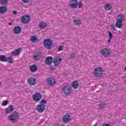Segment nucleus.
Returning a JSON list of instances; mask_svg holds the SVG:
<instances>
[{
	"label": "nucleus",
	"instance_id": "f257e3e1",
	"mask_svg": "<svg viewBox=\"0 0 126 126\" xmlns=\"http://www.w3.org/2000/svg\"><path fill=\"white\" fill-rule=\"evenodd\" d=\"M46 105H47V101L44 99H41L39 104H37L35 108L38 113H43L46 109Z\"/></svg>",
	"mask_w": 126,
	"mask_h": 126
},
{
	"label": "nucleus",
	"instance_id": "f03ea898",
	"mask_svg": "<svg viewBox=\"0 0 126 126\" xmlns=\"http://www.w3.org/2000/svg\"><path fill=\"white\" fill-rule=\"evenodd\" d=\"M69 5L71 8H82L83 3L82 1H77V0H71L69 1Z\"/></svg>",
	"mask_w": 126,
	"mask_h": 126
},
{
	"label": "nucleus",
	"instance_id": "7ed1b4c3",
	"mask_svg": "<svg viewBox=\"0 0 126 126\" xmlns=\"http://www.w3.org/2000/svg\"><path fill=\"white\" fill-rule=\"evenodd\" d=\"M100 53L103 58H109L111 56V49L103 48L100 50Z\"/></svg>",
	"mask_w": 126,
	"mask_h": 126
},
{
	"label": "nucleus",
	"instance_id": "20e7f679",
	"mask_svg": "<svg viewBox=\"0 0 126 126\" xmlns=\"http://www.w3.org/2000/svg\"><path fill=\"white\" fill-rule=\"evenodd\" d=\"M104 73V70L100 67H96L94 70V76L95 77H101Z\"/></svg>",
	"mask_w": 126,
	"mask_h": 126
},
{
	"label": "nucleus",
	"instance_id": "39448f33",
	"mask_svg": "<svg viewBox=\"0 0 126 126\" xmlns=\"http://www.w3.org/2000/svg\"><path fill=\"white\" fill-rule=\"evenodd\" d=\"M52 45H53V41H52L51 39L46 38L44 40L43 46L44 48H46L48 50H50Z\"/></svg>",
	"mask_w": 126,
	"mask_h": 126
},
{
	"label": "nucleus",
	"instance_id": "423d86ee",
	"mask_svg": "<svg viewBox=\"0 0 126 126\" xmlns=\"http://www.w3.org/2000/svg\"><path fill=\"white\" fill-rule=\"evenodd\" d=\"M71 88L67 86H65L62 88V92L65 95L68 96L71 94Z\"/></svg>",
	"mask_w": 126,
	"mask_h": 126
},
{
	"label": "nucleus",
	"instance_id": "0eeeda50",
	"mask_svg": "<svg viewBox=\"0 0 126 126\" xmlns=\"http://www.w3.org/2000/svg\"><path fill=\"white\" fill-rule=\"evenodd\" d=\"M62 121L64 124H68L71 121V116L70 114L67 113L62 117Z\"/></svg>",
	"mask_w": 126,
	"mask_h": 126
},
{
	"label": "nucleus",
	"instance_id": "6e6552de",
	"mask_svg": "<svg viewBox=\"0 0 126 126\" xmlns=\"http://www.w3.org/2000/svg\"><path fill=\"white\" fill-rule=\"evenodd\" d=\"M12 57H11V56L6 58V57H5V56H4V55L0 56V61H1V62H8V63H12Z\"/></svg>",
	"mask_w": 126,
	"mask_h": 126
},
{
	"label": "nucleus",
	"instance_id": "1a4fd4ad",
	"mask_svg": "<svg viewBox=\"0 0 126 126\" xmlns=\"http://www.w3.org/2000/svg\"><path fill=\"white\" fill-rule=\"evenodd\" d=\"M42 97H43V95L41 94L36 93L33 95L32 99L35 102H39L42 99Z\"/></svg>",
	"mask_w": 126,
	"mask_h": 126
},
{
	"label": "nucleus",
	"instance_id": "9d476101",
	"mask_svg": "<svg viewBox=\"0 0 126 126\" xmlns=\"http://www.w3.org/2000/svg\"><path fill=\"white\" fill-rule=\"evenodd\" d=\"M46 82L48 86H54L55 84H56V81L53 77L47 78Z\"/></svg>",
	"mask_w": 126,
	"mask_h": 126
},
{
	"label": "nucleus",
	"instance_id": "9b49d317",
	"mask_svg": "<svg viewBox=\"0 0 126 126\" xmlns=\"http://www.w3.org/2000/svg\"><path fill=\"white\" fill-rule=\"evenodd\" d=\"M62 63V58L60 57L56 56L53 59V63L55 66H59V64H60Z\"/></svg>",
	"mask_w": 126,
	"mask_h": 126
},
{
	"label": "nucleus",
	"instance_id": "f8f14e48",
	"mask_svg": "<svg viewBox=\"0 0 126 126\" xmlns=\"http://www.w3.org/2000/svg\"><path fill=\"white\" fill-rule=\"evenodd\" d=\"M21 21L24 24H27L30 21V17L29 15H24L21 17Z\"/></svg>",
	"mask_w": 126,
	"mask_h": 126
},
{
	"label": "nucleus",
	"instance_id": "ddd939ff",
	"mask_svg": "<svg viewBox=\"0 0 126 126\" xmlns=\"http://www.w3.org/2000/svg\"><path fill=\"white\" fill-rule=\"evenodd\" d=\"M8 120L13 123L16 122V112L15 111L8 116Z\"/></svg>",
	"mask_w": 126,
	"mask_h": 126
},
{
	"label": "nucleus",
	"instance_id": "4468645a",
	"mask_svg": "<svg viewBox=\"0 0 126 126\" xmlns=\"http://www.w3.org/2000/svg\"><path fill=\"white\" fill-rule=\"evenodd\" d=\"M28 82L29 85H31V86L35 85V84L36 83V79L34 77H30L29 79H28Z\"/></svg>",
	"mask_w": 126,
	"mask_h": 126
},
{
	"label": "nucleus",
	"instance_id": "2eb2a0df",
	"mask_svg": "<svg viewBox=\"0 0 126 126\" xmlns=\"http://www.w3.org/2000/svg\"><path fill=\"white\" fill-rule=\"evenodd\" d=\"M13 111H14V108L12 105H9L5 109V114H10V113H12Z\"/></svg>",
	"mask_w": 126,
	"mask_h": 126
},
{
	"label": "nucleus",
	"instance_id": "dca6fc26",
	"mask_svg": "<svg viewBox=\"0 0 126 126\" xmlns=\"http://www.w3.org/2000/svg\"><path fill=\"white\" fill-rule=\"evenodd\" d=\"M30 70L32 73L36 72L38 70V67L35 64H32L30 66Z\"/></svg>",
	"mask_w": 126,
	"mask_h": 126
},
{
	"label": "nucleus",
	"instance_id": "f3484780",
	"mask_svg": "<svg viewBox=\"0 0 126 126\" xmlns=\"http://www.w3.org/2000/svg\"><path fill=\"white\" fill-rule=\"evenodd\" d=\"M71 86L73 87V89H77L79 88V84H78V81L77 80L73 81L72 82Z\"/></svg>",
	"mask_w": 126,
	"mask_h": 126
},
{
	"label": "nucleus",
	"instance_id": "a211bd4d",
	"mask_svg": "<svg viewBox=\"0 0 126 126\" xmlns=\"http://www.w3.org/2000/svg\"><path fill=\"white\" fill-rule=\"evenodd\" d=\"M52 62H53V58L52 57L49 56L46 58L45 63L46 64H48L49 65H50V64H52Z\"/></svg>",
	"mask_w": 126,
	"mask_h": 126
},
{
	"label": "nucleus",
	"instance_id": "6ab92c4d",
	"mask_svg": "<svg viewBox=\"0 0 126 126\" xmlns=\"http://www.w3.org/2000/svg\"><path fill=\"white\" fill-rule=\"evenodd\" d=\"M73 23L74 25H75V26H79L81 25L82 23L81 22V20H80V19H76L74 20L73 21Z\"/></svg>",
	"mask_w": 126,
	"mask_h": 126
},
{
	"label": "nucleus",
	"instance_id": "aec40b11",
	"mask_svg": "<svg viewBox=\"0 0 126 126\" xmlns=\"http://www.w3.org/2000/svg\"><path fill=\"white\" fill-rule=\"evenodd\" d=\"M41 52H38L34 54L33 58L35 61H39V60L41 59Z\"/></svg>",
	"mask_w": 126,
	"mask_h": 126
},
{
	"label": "nucleus",
	"instance_id": "412c9836",
	"mask_svg": "<svg viewBox=\"0 0 126 126\" xmlns=\"http://www.w3.org/2000/svg\"><path fill=\"white\" fill-rule=\"evenodd\" d=\"M47 26H48V25L46 23L44 22H40L38 25L39 28H40V29H41V30L45 29V28H46Z\"/></svg>",
	"mask_w": 126,
	"mask_h": 126
},
{
	"label": "nucleus",
	"instance_id": "4be33fe9",
	"mask_svg": "<svg viewBox=\"0 0 126 126\" xmlns=\"http://www.w3.org/2000/svg\"><path fill=\"white\" fill-rule=\"evenodd\" d=\"M104 7L105 10H107V11H109V10H111L112 9V5L110 3H106L104 5Z\"/></svg>",
	"mask_w": 126,
	"mask_h": 126
},
{
	"label": "nucleus",
	"instance_id": "5701e85b",
	"mask_svg": "<svg viewBox=\"0 0 126 126\" xmlns=\"http://www.w3.org/2000/svg\"><path fill=\"white\" fill-rule=\"evenodd\" d=\"M7 10V7L6 6H3L0 7V13L2 14V13H5Z\"/></svg>",
	"mask_w": 126,
	"mask_h": 126
},
{
	"label": "nucleus",
	"instance_id": "b1692460",
	"mask_svg": "<svg viewBox=\"0 0 126 126\" xmlns=\"http://www.w3.org/2000/svg\"><path fill=\"white\" fill-rule=\"evenodd\" d=\"M115 26L117 28H122L123 27V22L122 21H117L116 22Z\"/></svg>",
	"mask_w": 126,
	"mask_h": 126
},
{
	"label": "nucleus",
	"instance_id": "393cba45",
	"mask_svg": "<svg viewBox=\"0 0 126 126\" xmlns=\"http://www.w3.org/2000/svg\"><path fill=\"white\" fill-rule=\"evenodd\" d=\"M8 3V0H0V4L1 5L6 6Z\"/></svg>",
	"mask_w": 126,
	"mask_h": 126
},
{
	"label": "nucleus",
	"instance_id": "a878e982",
	"mask_svg": "<svg viewBox=\"0 0 126 126\" xmlns=\"http://www.w3.org/2000/svg\"><path fill=\"white\" fill-rule=\"evenodd\" d=\"M117 20L120 21H125V17L122 14H120L117 16Z\"/></svg>",
	"mask_w": 126,
	"mask_h": 126
},
{
	"label": "nucleus",
	"instance_id": "bb28decb",
	"mask_svg": "<svg viewBox=\"0 0 126 126\" xmlns=\"http://www.w3.org/2000/svg\"><path fill=\"white\" fill-rule=\"evenodd\" d=\"M105 107H106V104L104 103H100L98 105V108L100 109V110H103V109H105Z\"/></svg>",
	"mask_w": 126,
	"mask_h": 126
},
{
	"label": "nucleus",
	"instance_id": "cd10ccee",
	"mask_svg": "<svg viewBox=\"0 0 126 126\" xmlns=\"http://www.w3.org/2000/svg\"><path fill=\"white\" fill-rule=\"evenodd\" d=\"M21 30L22 29L19 26H16V34H19V33H21Z\"/></svg>",
	"mask_w": 126,
	"mask_h": 126
},
{
	"label": "nucleus",
	"instance_id": "c85d7f7f",
	"mask_svg": "<svg viewBox=\"0 0 126 126\" xmlns=\"http://www.w3.org/2000/svg\"><path fill=\"white\" fill-rule=\"evenodd\" d=\"M21 52H22V49L21 48H18L16 49V56L20 55Z\"/></svg>",
	"mask_w": 126,
	"mask_h": 126
},
{
	"label": "nucleus",
	"instance_id": "c756f323",
	"mask_svg": "<svg viewBox=\"0 0 126 126\" xmlns=\"http://www.w3.org/2000/svg\"><path fill=\"white\" fill-rule=\"evenodd\" d=\"M37 41V37L35 36H32L31 41L33 43H35V41Z\"/></svg>",
	"mask_w": 126,
	"mask_h": 126
},
{
	"label": "nucleus",
	"instance_id": "7c9ffc66",
	"mask_svg": "<svg viewBox=\"0 0 126 126\" xmlns=\"http://www.w3.org/2000/svg\"><path fill=\"white\" fill-rule=\"evenodd\" d=\"M7 104H8V101H7V100L3 101L2 103V106H6V105H7Z\"/></svg>",
	"mask_w": 126,
	"mask_h": 126
},
{
	"label": "nucleus",
	"instance_id": "2f4dec72",
	"mask_svg": "<svg viewBox=\"0 0 126 126\" xmlns=\"http://www.w3.org/2000/svg\"><path fill=\"white\" fill-rule=\"evenodd\" d=\"M108 33L109 35V39L110 40H111V39H112V38H113V33H112V32H111L108 31Z\"/></svg>",
	"mask_w": 126,
	"mask_h": 126
},
{
	"label": "nucleus",
	"instance_id": "473e14b6",
	"mask_svg": "<svg viewBox=\"0 0 126 126\" xmlns=\"http://www.w3.org/2000/svg\"><path fill=\"white\" fill-rule=\"evenodd\" d=\"M22 1L24 3H28L30 1V0H22Z\"/></svg>",
	"mask_w": 126,
	"mask_h": 126
},
{
	"label": "nucleus",
	"instance_id": "72a5a7b5",
	"mask_svg": "<svg viewBox=\"0 0 126 126\" xmlns=\"http://www.w3.org/2000/svg\"><path fill=\"white\" fill-rule=\"evenodd\" d=\"M12 56L14 57L16 56V49H15L14 52H12Z\"/></svg>",
	"mask_w": 126,
	"mask_h": 126
},
{
	"label": "nucleus",
	"instance_id": "f704fd0d",
	"mask_svg": "<svg viewBox=\"0 0 126 126\" xmlns=\"http://www.w3.org/2000/svg\"><path fill=\"white\" fill-rule=\"evenodd\" d=\"M75 57V56L74 55V54H72L70 56V59H74Z\"/></svg>",
	"mask_w": 126,
	"mask_h": 126
},
{
	"label": "nucleus",
	"instance_id": "c9c22d12",
	"mask_svg": "<svg viewBox=\"0 0 126 126\" xmlns=\"http://www.w3.org/2000/svg\"><path fill=\"white\" fill-rule=\"evenodd\" d=\"M63 46H61L59 48V51H63Z\"/></svg>",
	"mask_w": 126,
	"mask_h": 126
},
{
	"label": "nucleus",
	"instance_id": "e433bc0d",
	"mask_svg": "<svg viewBox=\"0 0 126 126\" xmlns=\"http://www.w3.org/2000/svg\"><path fill=\"white\" fill-rule=\"evenodd\" d=\"M111 29H113V30H116V27L115 25H111Z\"/></svg>",
	"mask_w": 126,
	"mask_h": 126
},
{
	"label": "nucleus",
	"instance_id": "4c0bfd02",
	"mask_svg": "<svg viewBox=\"0 0 126 126\" xmlns=\"http://www.w3.org/2000/svg\"><path fill=\"white\" fill-rule=\"evenodd\" d=\"M110 126V124H109L108 123H105L102 125L101 126Z\"/></svg>",
	"mask_w": 126,
	"mask_h": 126
},
{
	"label": "nucleus",
	"instance_id": "58836bf2",
	"mask_svg": "<svg viewBox=\"0 0 126 126\" xmlns=\"http://www.w3.org/2000/svg\"><path fill=\"white\" fill-rule=\"evenodd\" d=\"M13 32H14V34H16V26L14 27Z\"/></svg>",
	"mask_w": 126,
	"mask_h": 126
},
{
	"label": "nucleus",
	"instance_id": "ea45409f",
	"mask_svg": "<svg viewBox=\"0 0 126 126\" xmlns=\"http://www.w3.org/2000/svg\"><path fill=\"white\" fill-rule=\"evenodd\" d=\"M108 43L109 44H110V43H111V39H110V38H109V39L108 40Z\"/></svg>",
	"mask_w": 126,
	"mask_h": 126
},
{
	"label": "nucleus",
	"instance_id": "a19ab883",
	"mask_svg": "<svg viewBox=\"0 0 126 126\" xmlns=\"http://www.w3.org/2000/svg\"><path fill=\"white\" fill-rule=\"evenodd\" d=\"M13 14H16V11H13Z\"/></svg>",
	"mask_w": 126,
	"mask_h": 126
},
{
	"label": "nucleus",
	"instance_id": "79ce46f5",
	"mask_svg": "<svg viewBox=\"0 0 126 126\" xmlns=\"http://www.w3.org/2000/svg\"><path fill=\"white\" fill-rule=\"evenodd\" d=\"M8 25H12V23L9 22V23H8Z\"/></svg>",
	"mask_w": 126,
	"mask_h": 126
},
{
	"label": "nucleus",
	"instance_id": "37998d69",
	"mask_svg": "<svg viewBox=\"0 0 126 126\" xmlns=\"http://www.w3.org/2000/svg\"><path fill=\"white\" fill-rule=\"evenodd\" d=\"M93 126H97V124H95Z\"/></svg>",
	"mask_w": 126,
	"mask_h": 126
},
{
	"label": "nucleus",
	"instance_id": "c03bdc74",
	"mask_svg": "<svg viewBox=\"0 0 126 126\" xmlns=\"http://www.w3.org/2000/svg\"><path fill=\"white\" fill-rule=\"evenodd\" d=\"M59 126H64V125L61 124V125H59Z\"/></svg>",
	"mask_w": 126,
	"mask_h": 126
},
{
	"label": "nucleus",
	"instance_id": "a18cd8bd",
	"mask_svg": "<svg viewBox=\"0 0 126 126\" xmlns=\"http://www.w3.org/2000/svg\"><path fill=\"white\" fill-rule=\"evenodd\" d=\"M125 71H126V67H125Z\"/></svg>",
	"mask_w": 126,
	"mask_h": 126
},
{
	"label": "nucleus",
	"instance_id": "49530a36",
	"mask_svg": "<svg viewBox=\"0 0 126 126\" xmlns=\"http://www.w3.org/2000/svg\"><path fill=\"white\" fill-rule=\"evenodd\" d=\"M16 118H18V116L17 113V115H16Z\"/></svg>",
	"mask_w": 126,
	"mask_h": 126
},
{
	"label": "nucleus",
	"instance_id": "de8ad7c7",
	"mask_svg": "<svg viewBox=\"0 0 126 126\" xmlns=\"http://www.w3.org/2000/svg\"><path fill=\"white\" fill-rule=\"evenodd\" d=\"M1 82H0V85H1Z\"/></svg>",
	"mask_w": 126,
	"mask_h": 126
}]
</instances>
